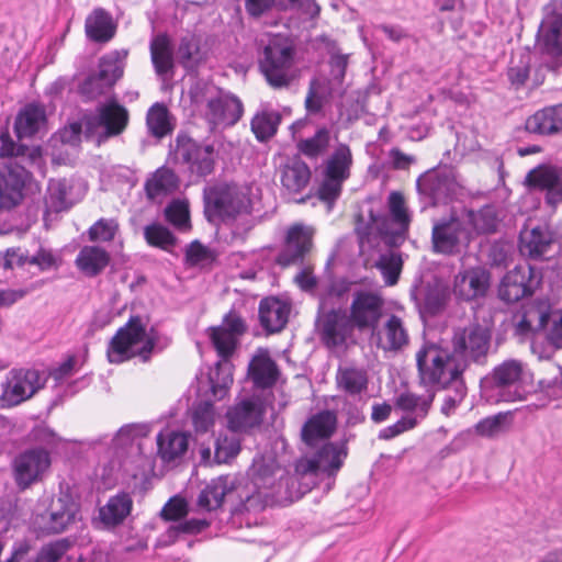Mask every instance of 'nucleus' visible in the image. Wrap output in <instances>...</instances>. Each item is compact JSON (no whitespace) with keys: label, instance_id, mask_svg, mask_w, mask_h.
I'll list each match as a JSON object with an SVG mask.
<instances>
[{"label":"nucleus","instance_id":"41","mask_svg":"<svg viewBox=\"0 0 562 562\" xmlns=\"http://www.w3.org/2000/svg\"><path fill=\"white\" fill-rule=\"evenodd\" d=\"M331 132L323 125L315 133L306 138H302L296 143L299 153L308 159H318L327 154L330 148Z\"/></svg>","mask_w":562,"mask_h":562},{"label":"nucleus","instance_id":"59","mask_svg":"<svg viewBox=\"0 0 562 562\" xmlns=\"http://www.w3.org/2000/svg\"><path fill=\"white\" fill-rule=\"evenodd\" d=\"M214 422V406L210 401L201 402L193 407L192 424L196 432H207L213 427Z\"/></svg>","mask_w":562,"mask_h":562},{"label":"nucleus","instance_id":"9","mask_svg":"<svg viewBox=\"0 0 562 562\" xmlns=\"http://www.w3.org/2000/svg\"><path fill=\"white\" fill-rule=\"evenodd\" d=\"M50 463V454L44 448H31L19 453L12 462L16 486L23 491L41 481Z\"/></svg>","mask_w":562,"mask_h":562},{"label":"nucleus","instance_id":"22","mask_svg":"<svg viewBox=\"0 0 562 562\" xmlns=\"http://www.w3.org/2000/svg\"><path fill=\"white\" fill-rule=\"evenodd\" d=\"M238 488V480L235 475L225 474L212 479L200 492L198 506L207 512L222 507L226 496Z\"/></svg>","mask_w":562,"mask_h":562},{"label":"nucleus","instance_id":"54","mask_svg":"<svg viewBox=\"0 0 562 562\" xmlns=\"http://www.w3.org/2000/svg\"><path fill=\"white\" fill-rule=\"evenodd\" d=\"M386 345L383 346L384 351H396L407 344V334L403 327L401 318L392 315L384 328Z\"/></svg>","mask_w":562,"mask_h":562},{"label":"nucleus","instance_id":"36","mask_svg":"<svg viewBox=\"0 0 562 562\" xmlns=\"http://www.w3.org/2000/svg\"><path fill=\"white\" fill-rule=\"evenodd\" d=\"M562 177V170L552 165H539L529 170L525 177L524 186L529 190H536L549 194Z\"/></svg>","mask_w":562,"mask_h":562},{"label":"nucleus","instance_id":"1","mask_svg":"<svg viewBox=\"0 0 562 562\" xmlns=\"http://www.w3.org/2000/svg\"><path fill=\"white\" fill-rule=\"evenodd\" d=\"M203 215L211 224L232 223L252 214L250 189L235 182L215 181L202 192Z\"/></svg>","mask_w":562,"mask_h":562},{"label":"nucleus","instance_id":"16","mask_svg":"<svg viewBox=\"0 0 562 562\" xmlns=\"http://www.w3.org/2000/svg\"><path fill=\"white\" fill-rule=\"evenodd\" d=\"M355 325L345 312L331 310L321 323V337L327 348H350L355 344L352 337Z\"/></svg>","mask_w":562,"mask_h":562},{"label":"nucleus","instance_id":"57","mask_svg":"<svg viewBox=\"0 0 562 562\" xmlns=\"http://www.w3.org/2000/svg\"><path fill=\"white\" fill-rule=\"evenodd\" d=\"M184 259L190 267H203L214 262L216 254L199 240H193L186 248Z\"/></svg>","mask_w":562,"mask_h":562},{"label":"nucleus","instance_id":"31","mask_svg":"<svg viewBox=\"0 0 562 562\" xmlns=\"http://www.w3.org/2000/svg\"><path fill=\"white\" fill-rule=\"evenodd\" d=\"M248 376L257 389H271L278 381L279 369L268 353H256L248 366Z\"/></svg>","mask_w":562,"mask_h":562},{"label":"nucleus","instance_id":"12","mask_svg":"<svg viewBox=\"0 0 562 562\" xmlns=\"http://www.w3.org/2000/svg\"><path fill=\"white\" fill-rule=\"evenodd\" d=\"M492 273L483 266L460 270L453 279L452 293L460 302H474L486 297L491 289Z\"/></svg>","mask_w":562,"mask_h":562},{"label":"nucleus","instance_id":"21","mask_svg":"<svg viewBox=\"0 0 562 562\" xmlns=\"http://www.w3.org/2000/svg\"><path fill=\"white\" fill-rule=\"evenodd\" d=\"M337 428V415L333 411H321L312 415L301 429L302 441L308 447H316L328 440Z\"/></svg>","mask_w":562,"mask_h":562},{"label":"nucleus","instance_id":"61","mask_svg":"<svg viewBox=\"0 0 562 562\" xmlns=\"http://www.w3.org/2000/svg\"><path fill=\"white\" fill-rule=\"evenodd\" d=\"M344 182L345 180L341 179L333 180L323 176V181L317 190V198L331 209L336 200L341 194Z\"/></svg>","mask_w":562,"mask_h":562},{"label":"nucleus","instance_id":"17","mask_svg":"<svg viewBox=\"0 0 562 562\" xmlns=\"http://www.w3.org/2000/svg\"><path fill=\"white\" fill-rule=\"evenodd\" d=\"M265 414L266 404L261 398L257 396L244 398L227 411L228 428L233 431H247L259 426Z\"/></svg>","mask_w":562,"mask_h":562},{"label":"nucleus","instance_id":"10","mask_svg":"<svg viewBox=\"0 0 562 562\" xmlns=\"http://www.w3.org/2000/svg\"><path fill=\"white\" fill-rule=\"evenodd\" d=\"M471 239L463 222L454 216L436 222L431 229V247L435 254L457 255L461 245H469Z\"/></svg>","mask_w":562,"mask_h":562},{"label":"nucleus","instance_id":"30","mask_svg":"<svg viewBox=\"0 0 562 562\" xmlns=\"http://www.w3.org/2000/svg\"><path fill=\"white\" fill-rule=\"evenodd\" d=\"M179 177L168 167H159L145 181L144 190L150 201L172 194L179 188Z\"/></svg>","mask_w":562,"mask_h":562},{"label":"nucleus","instance_id":"53","mask_svg":"<svg viewBox=\"0 0 562 562\" xmlns=\"http://www.w3.org/2000/svg\"><path fill=\"white\" fill-rule=\"evenodd\" d=\"M510 425V413H498L480 420L475 431L482 437L493 438L505 432Z\"/></svg>","mask_w":562,"mask_h":562},{"label":"nucleus","instance_id":"28","mask_svg":"<svg viewBox=\"0 0 562 562\" xmlns=\"http://www.w3.org/2000/svg\"><path fill=\"white\" fill-rule=\"evenodd\" d=\"M47 115L45 106L40 103H27L18 113L14 132L19 139L31 138L46 128Z\"/></svg>","mask_w":562,"mask_h":562},{"label":"nucleus","instance_id":"32","mask_svg":"<svg viewBox=\"0 0 562 562\" xmlns=\"http://www.w3.org/2000/svg\"><path fill=\"white\" fill-rule=\"evenodd\" d=\"M149 50L151 64L159 77L173 72V52L171 40L167 33H159L154 36L150 41Z\"/></svg>","mask_w":562,"mask_h":562},{"label":"nucleus","instance_id":"45","mask_svg":"<svg viewBox=\"0 0 562 562\" xmlns=\"http://www.w3.org/2000/svg\"><path fill=\"white\" fill-rule=\"evenodd\" d=\"M146 124L149 133L157 138L167 136L173 130L168 108L159 102L149 108L146 115Z\"/></svg>","mask_w":562,"mask_h":562},{"label":"nucleus","instance_id":"6","mask_svg":"<svg viewBox=\"0 0 562 562\" xmlns=\"http://www.w3.org/2000/svg\"><path fill=\"white\" fill-rule=\"evenodd\" d=\"M173 160L187 168L191 176L206 178L215 170V149L202 145L186 133H179L172 150Z\"/></svg>","mask_w":562,"mask_h":562},{"label":"nucleus","instance_id":"56","mask_svg":"<svg viewBox=\"0 0 562 562\" xmlns=\"http://www.w3.org/2000/svg\"><path fill=\"white\" fill-rule=\"evenodd\" d=\"M120 225L115 218H99L88 229V238L90 241H112L119 233Z\"/></svg>","mask_w":562,"mask_h":562},{"label":"nucleus","instance_id":"46","mask_svg":"<svg viewBox=\"0 0 562 562\" xmlns=\"http://www.w3.org/2000/svg\"><path fill=\"white\" fill-rule=\"evenodd\" d=\"M435 400V392L416 395L409 391L401 393L395 400L396 408L403 412H416V418H425Z\"/></svg>","mask_w":562,"mask_h":562},{"label":"nucleus","instance_id":"4","mask_svg":"<svg viewBox=\"0 0 562 562\" xmlns=\"http://www.w3.org/2000/svg\"><path fill=\"white\" fill-rule=\"evenodd\" d=\"M527 374L521 361L509 359L498 364L482 380V392L490 403L521 401L525 390L521 382Z\"/></svg>","mask_w":562,"mask_h":562},{"label":"nucleus","instance_id":"25","mask_svg":"<svg viewBox=\"0 0 562 562\" xmlns=\"http://www.w3.org/2000/svg\"><path fill=\"white\" fill-rule=\"evenodd\" d=\"M279 173L282 189L291 195L301 193L312 178L310 166L300 156H293L282 164Z\"/></svg>","mask_w":562,"mask_h":562},{"label":"nucleus","instance_id":"34","mask_svg":"<svg viewBox=\"0 0 562 562\" xmlns=\"http://www.w3.org/2000/svg\"><path fill=\"white\" fill-rule=\"evenodd\" d=\"M85 31L88 38L95 43H108L116 33L112 16L104 9H94L86 19Z\"/></svg>","mask_w":562,"mask_h":562},{"label":"nucleus","instance_id":"13","mask_svg":"<svg viewBox=\"0 0 562 562\" xmlns=\"http://www.w3.org/2000/svg\"><path fill=\"white\" fill-rule=\"evenodd\" d=\"M248 325L244 316L236 310H229L217 326L207 329V336L215 351H236Z\"/></svg>","mask_w":562,"mask_h":562},{"label":"nucleus","instance_id":"55","mask_svg":"<svg viewBox=\"0 0 562 562\" xmlns=\"http://www.w3.org/2000/svg\"><path fill=\"white\" fill-rule=\"evenodd\" d=\"M240 452V441L236 436H220L215 441L214 462L229 463Z\"/></svg>","mask_w":562,"mask_h":562},{"label":"nucleus","instance_id":"64","mask_svg":"<svg viewBox=\"0 0 562 562\" xmlns=\"http://www.w3.org/2000/svg\"><path fill=\"white\" fill-rule=\"evenodd\" d=\"M188 514V504L181 497H171L162 507L160 516L166 521H178Z\"/></svg>","mask_w":562,"mask_h":562},{"label":"nucleus","instance_id":"11","mask_svg":"<svg viewBox=\"0 0 562 562\" xmlns=\"http://www.w3.org/2000/svg\"><path fill=\"white\" fill-rule=\"evenodd\" d=\"M540 282L536 270L528 263L518 265L507 271L498 285V297L506 303H516L531 296Z\"/></svg>","mask_w":562,"mask_h":562},{"label":"nucleus","instance_id":"27","mask_svg":"<svg viewBox=\"0 0 562 562\" xmlns=\"http://www.w3.org/2000/svg\"><path fill=\"white\" fill-rule=\"evenodd\" d=\"M538 43L547 55L562 56V12L553 10L543 18L538 32Z\"/></svg>","mask_w":562,"mask_h":562},{"label":"nucleus","instance_id":"8","mask_svg":"<svg viewBox=\"0 0 562 562\" xmlns=\"http://www.w3.org/2000/svg\"><path fill=\"white\" fill-rule=\"evenodd\" d=\"M117 57L106 55L100 58L98 71L89 75L78 87L79 94L87 101L95 100L113 89L123 76Z\"/></svg>","mask_w":562,"mask_h":562},{"label":"nucleus","instance_id":"26","mask_svg":"<svg viewBox=\"0 0 562 562\" xmlns=\"http://www.w3.org/2000/svg\"><path fill=\"white\" fill-rule=\"evenodd\" d=\"M525 130L540 136L562 134V103L544 106L529 115Z\"/></svg>","mask_w":562,"mask_h":562},{"label":"nucleus","instance_id":"47","mask_svg":"<svg viewBox=\"0 0 562 562\" xmlns=\"http://www.w3.org/2000/svg\"><path fill=\"white\" fill-rule=\"evenodd\" d=\"M549 245L550 239L541 227H535L520 234L519 250L524 256L538 258L547 251Z\"/></svg>","mask_w":562,"mask_h":562},{"label":"nucleus","instance_id":"29","mask_svg":"<svg viewBox=\"0 0 562 562\" xmlns=\"http://www.w3.org/2000/svg\"><path fill=\"white\" fill-rule=\"evenodd\" d=\"M290 311V305L279 299H263L259 305L260 323L267 331L278 333L288 324Z\"/></svg>","mask_w":562,"mask_h":562},{"label":"nucleus","instance_id":"39","mask_svg":"<svg viewBox=\"0 0 562 562\" xmlns=\"http://www.w3.org/2000/svg\"><path fill=\"white\" fill-rule=\"evenodd\" d=\"M158 454L164 462L182 458L189 448V435L181 431L160 432L157 436Z\"/></svg>","mask_w":562,"mask_h":562},{"label":"nucleus","instance_id":"43","mask_svg":"<svg viewBox=\"0 0 562 562\" xmlns=\"http://www.w3.org/2000/svg\"><path fill=\"white\" fill-rule=\"evenodd\" d=\"M281 123V115L277 111L263 110L257 112L250 122V127L259 142L272 138Z\"/></svg>","mask_w":562,"mask_h":562},{"label":"nucleus","instance_id":"63","mask_svg":"<svg viewBox=\"0 0 562 562\" xmlns=\"http://www.w3.org/2000/svg\"><path fill=\"white\" fill-rule=\"evenodd\" d=\"M530 75V64L528 60L520 58L515 61H510L507 69V78L515 90L522 88Z\"/></svg>","mask_w":562,"mask_h":562},{"label":"nucleus","instance_id":"2","mask_svg":"<svg viewBox=\"0 0 562 562\" xmlns=\"http://www.w3.org/2000/svg\"><path fill=\"white\" fill-rule=\"evenodd\" d=\"M259 70L272 89H288L299 77L292 42L281 35L271 37L259 59Z\"/></svg>","mask_w":562,"mask_h":562},{"label":"nucleus","instance_id":"52","mask_svg":"<svg viewBox=\"0 0 562 562\" xmlns=\"http://www.w3.org/2000/svg\"><path fill=\"white\" fill-rule=\"evenodd\" d=\"M387 205L393 222L400 227L398 234L405 235L409 228L411 216L404 195L398 191L391 192L387 199Z\"/></svg>","mask_w":562,"mask_h":562},{"label":"nucleus","instance_id":"23","mask_svg":"<svg viewBox=\"0 0 562 562\" xmlns=\"http://www.w3.org/2000/svg\"><path fill=\"white\" fill-rule=\"evenodd\" d=\"M299 8L311 16L318 15L321 8L315 0H245V10L249 16L258 19L272 10L285 12Z\"/></svg>","mask_w":562,"mask_h":562},{"label":"nucleus","instance_id":"7","mask_svg":"<svg viewBox=\"0 0 562 562\" xmlns=\"http://www.w3.org/2000/svg\"><path fill=\"white\" fill-rule=\"evenodd\" d=\"M46 376L36 369H13L9 372L5 382L1 384L0 401L2 407H12L31 398L44 387Z\"/></svg>","mask_w":562,"mask_h":562},{"label":"nucleus","instance_id":"18","mask_svg":"<svg viewBox=\"0 0 562 562\" xmlns=\"http://www.w3.org/2000/svg\"><path fill=\"white\" fill-rule=\"evenodd\" d=\"M382 299L371 292H358L350 306V321L359 329L375 328L382 315Z\"/></svg>","mask_w":562,"mask_h":562},{"label":"nucleus","instance_id":"24","mask_svg":"<svg viewBox=\"0 0 562 562\" xmlns=\"http://www.w3.org/2000/svg\"><path fill=\"white\" fill-rule=\"evenodd\" d=\"M130 122L128 110L116 100L98 108L97 124L103 128L101 137L111 138L121 135Z\"/></svg>","mask_w":562,"mask_h":562},{"label":"nucleus","instance_id":"5","mask_svg":"<svg viewBox=\"0 0 562 562\" xmlns=\"http://www.w3.org/2000/svg\"><path fill=\"white\" fill-rule=\"evenodd\" d=\"M316 228L303 222L288 226L274 263L283 269L304 265L315 248Z\"/></svg>","mask_w":562,"mask_h":562},{"label":"nucleus","instance_id":"33","mask_svg":"<svg viewBox=\"0 0 562 562\" xmlns=\"http://www.w3.org/2000/svg\"><path fill=\"white\" fill-rule=\"evenodd\" d=\"M353 156L351 148L346 143H339L333 153L324 160L323 176L333 180H347L350 177Z\"/></svg>","mask_w":562,"mask_h":562},{"label":"nucleus","instance_id":"15","mask_svg":"<svg viewBox=\"0 0 562 562\" xmlns=\"http://www.w3.org/2000/svg\"><path fill=\"white\" fill-rule=\"evenodd\" d=\"M244 113L241 101L232 94L222 93L206 100L204 116L209 124L215 127L235 125Z\"/></svg>","mask_w":562,"mask_h":562},{"label":"nucleus","instance_id":"44","mask_svg":"<svg viewBox=\"0 0 562 562\" xmlns=\"http://www.w3.org/2000/svg\"><path fill=\"white\" fill-rule=\"evenodd\" d=\"M164 216L166 222L179 232L187 233L192 229L188 200L176 199L169 202L164 210Z\"/></svg>","mask_w":562,"mask_h":562},{"label":"nucleus","instance_id":"40","mask_svg":"<svg viewBox=\"0 0 562 562\" xmlns=\"http://www.w3.org/2000/svg\"><path fill=\"white\" fill-rule=\"evenodd\" d=\"M280 467L274 459L259 457L254 459L251 467L248 470L254 486L260 490H273L277 483V473Z\"/></svg>","mask_w":562,"mask_h":562},{"label":"nucleus","instance_id":"50","mask_svg":"<svg viewBox=\"0 0 562 562\" xmlns=\"http://www.w3.org/2000/svg\"><path fill=\"white\" fill-rule=\"evenodd\" d=\"M179 60L184 68L198 67L203 63L200 40L194 36L182 37L178 47Z\"/></svg>","mask_w":562,"mask_h":562},{"label":"nucleus","instance_id":"20","mask_svg":"<svg viewBox=\"0 0 562 562\" xmlns=\"http://www.w3.org/2000/svg\"><path fill=\"white\" fill-rule=\"evenodd\" d=\"M491 341V329L479 322L457 327L452 336L453 351H488Z\"/></svg>","mask_w":562,"mask_h":562},{"label":"nucleus","instance_id":"48","mask_svg":"<svg viewBox=\"0 0 562 562\" xmlns=\"http://www.w3.org/2000/svg\"><path fill=\"white\" fill-rule=\"evenodd\" d=\"M467 215L476 234H493L496 232L498 216L493 205H484L477 211L470 210Z\"/></svg>","mask_w":562,"mask_h":562},{"label":"nucleus","instance_id":"62","mask_svg":"<svg viewBox=\"0 0 562 562\" xmlns=\"http://www.w3.org/2000/svg\"><path fill=\"white\" fill-rule=\"evenodd\" d=\"M355 234L357 236L360 248L364 245H371L376 236L375 222L370 217L367 221L362 213L355 216Z\"/></svg>","mask_w":562,"mask_h":562},{"label":"nucleus","instance_id":"35","mask_svg":"<svg viewBox=\"0 0 562 562\" xmlns=\"http://www.w3.org/2000/svg\"><path fill=\"white\" fill-rule=\"evenodd\" d=\"M132 508V496L122 492L109 498L108 503L100 508L99 517L105 526L116 527L131 514Z\"/></svg>","mask_w":562,"mask_h":562},{"label":"nucleus","instance_id":"58","mask_svg":"<svg viewBox=\"0 0 562 562\" xmlns=\"http://www.w3.org/2000/svg\"><path fill=\"white\" fill-rule=\"evenodd\" d=\"M337 383L346 392L355 395L361 393L367 387V378L359 370L345 368L339 369Z\"/></svg>","mask_w":562,"mask_h":562},{"label":"nucleus","instance_id":"60","mask_svg":"<svg viewBox=\"0 0 562 562\" xmlns=\"http://www.w3.org/2000/svg\"><path fill=\"white\" fill-rule=\"evenodd\" d=\"M68 538H63L41 548L32 562H57L71 547Z\"/></svg>","mask_w":562,"mask_h":562},{"label":"nucleus","instance_id":"3","mask_svg":"<svg viewBox=\"0 0 562 562\" xmlns=\"http://www.w3.org/2000/svg\"><path fill=\"white\" fill-rule=\"evenodd\" d=\"M420 383L425 386L448 389L469 367L468 353H416Z\"/></svg>","mask_w":562,"mask_h":562},{"label":"nucleus","instance_id":"49","mask_svg":"<svg viewBox=\"0 0 562 562\" xmlns=\"http://www.w3.org/2000/svg\"><path fill=\"white\" fill-rule=\"evenodd\" d=\"M75 516L76 512L74 506L64 505L59 499L57 506H52L44 529L48 533L63 532L75 521Z\"/></svg>","mask_w":562,"mask_h":562},{"label":"nucleus","instance_id":"42","mask_svg":"<svg viewBox=\"0 0 562 562\" xmlns=\"http://www.w3.org/2000/svg\"><path fill=\"white\" fill-rule=\"evenodd\" d=\"M144 239L148 246L172 254L178 245L177 236L165 225L153 223L144 227Z\"/></svg>","mask_w":562,"mask_h":562},{"label":"nucleus","instance_id":"38","mask_svg":"<svg viewBox=\"0 0 562 562\" xmlns=\"http://www.w3.org/2000/svg\"><path fill=\"white\" fill-rule=\"evenodd\" d=\"M110 254L99 246H85L80 249L77 258V268L87 277H97L110 263Z\"/></svg>","mask_w":562,"mask_h":562},{"label":"nucleus","instance_id":"14","mask_svg":"<svg viewBox=\"0 0 562 562\" xmlns=\"http://www.w3.org/2000/svg\"><path fill=\"white\" fill-rule=\"evenodd\" d=\"M143 344L139 351H154L157 337L153 329L147 331L142 316L132 315L124 326L120 327L112 337L111 351H130L133 347Z\"/></svg>","mask_w":562,"mask_h":562},{"label":"nucleus","instance_id":"51","mask_svg":"<svg viewBox=\"0 0 562 562\" xmlns=\"http://www.w3.org/2000/svg\"><path fill=\"white\" fill-rule=\"evenodd\" d=\"M403 265V258L400 252H389L381 255L375 266L381 271L385 284L392 286L398 281Z\"/></svg>","mask_w":562,"mask_h":562},{"label":"nucleus","instance_id":"37","mask_svg":"<svg viewBox=\"0 0 562 562\" xmlns=\"http://www.w3.org/2000/svg\"><path fill=\"white\" fill-rule=\"evenodd\" d=\"M233 353H218V360L209 372L211 392L216 400H222L233 384Z\"/></svg>","mask_w":562,"mask_h":562},{"label":"nucleus","instance_id":"19","mask_svg":"<svg viewBox=\"0 0 562 562\" xmlns=\"http://www.w3.org/2000/svg\"><path fill=\"white\" fill-rule=\"evenodd\" d=\"M341 465V451L334 443L327 442L312 458L301 460L296 471L303 475L318 473L334 475Z\"/></svg>","mask_w":562,"mask_h":562}]
</instances>
